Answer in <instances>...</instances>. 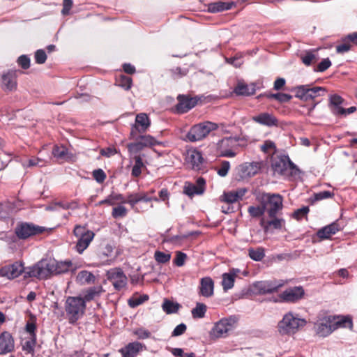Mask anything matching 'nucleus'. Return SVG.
I'll list each match as a JSON object with an SVG mask.
<instances>
[{"label":"nucleus","instance_id":"f257e3e1","mask_svg":"<svg viewBox=\"0 0 357 357\" xmlns=\"http://www.w3.org/2000/svg\"><path fill=\"white\" fill-rule=\"evenodd\" d=\"M77 266L70 260L58 261L54 259H42L33 266L29 267L25 277L39 279L47 278L51 275L63 274L69 271H75Z\"/></svg>","mask_w":357,"mask_h":357},{"label":"nucleus","instance_id":"f03ea898","mask_svg":"<svg viewBox=\"0 0 357 357\" xmlns=\"http://www.w3.org/2000/svg\"><path fill=\"white\" fill-rule=\"evenodd\" d=\"M306 321L291 312L286 313L278 324V331L281 335H291L304 327Z\"/></svg>","mask_w":357,"mask_h":357},{"label":"nucleus","instance_id":"7ed1b4c3","mask_svg":"<svg viewBox=\"0 0 357 357\" xmlns=\"http://www.w3.org/2000/svg\"><path fill=\"white\" fill-rule=\"evenodd\" d=\"M86 307L82 296H68L65 303V310L69 323L77 322L84 314Z\"/></svg>","mask_w":357,"mask_h":357},{"label":"nucleus","instance_id":"20e7f679","mask_svg":"<svg viewBox=\"0 0 357 357\" xmlns=\"http://www.w3.org/2000/svg\"><path fill=\"white\" fill-rule=\"evenodd\" d=\"M257 199L261 205L266 206L268 218H274L283 208V198L279 194L259 193Z\"/></svg>","mask_w":357,"mask_h":357},{"label":"nucleus","instance_id":"39448f33","mask_svg":"<svg viewBox=\"0 0 357 357\" xmlns=\"http://www.w3.org/2000/svg\"><path fill=\"white\" fill-rule=\"evenodd\" d=\"M218 128V126L215 123L211 121L202 122L191 127L186 135V138L192 142L200 141Z\"/></svg>","mask_w":357,"mask_h":357},{"label":"nucleus","instance_id":"423d86ee","mask_svg":"<svg viewBox=\"0 0 357 357\" xmlns=\"http://www.w3.org/2000/svg\"><path fill=\"white\" fill-rule=\"evenodd\" d=\"M271 167L275 174L289 176L295 168L294 164L288 156L282 155L273 159Z\"/></svg>","mask_w":357,"mask_h":357},{"label":"nucleus","instance_id":"0eeeda50","mask_svg":"<svg viewBox=\"0 0 357 357\" xmlns=\"http://www.w3.org/2000/svg\"><path fill=\"white\" fill-rule=\"evenodd\" d=\"M73 232L75 236L77 238L76 250L81 254L89 245L94 237V233L81 225H77Z\"/></svg>","mask_w":357,"mask_h":357},{"label":"nucleus","instance_id":"6e6552de","mask_svg":"<svg viewBox=\"0 0 357 357\" xmlns=\"http://www.w3.org/2000/svg\"><path fill=\"white\" fill-rule=\"evenodd\" d=\"M238 138L225 137L217 144V151L220 156L233 158L236 155V149L238 146Z\"/></svg>","mask_w":357,"mask_h":357},{"label":"nucleus","instance_id":"1a4fd4ad","mask_svg":"<svg viewBox=\"0 0 357 357\" xmlns=\"http://www.w3.org/2000/svg\"><path fill=\"white\" fill-rule=\"evenodd\" d=\"M296 97L307 101L324 95L326 89L321 86L310 87L309 85H301L295 89Z\"/></svg>","mask_w":357,"mask_h":357},{"label":"nucleus","instance_id":"9d476101","mask_svg":"<svg viewBox=\"0 0 357 357\" xmlns=\"http://www.w3.org/2000/svg\"><path fill=\"white\" fill-rule=\"evenodd\" d=\"M344 100L342 97L337 94L331 95L330 96V109L332 113L336 116H346L348 114L354 113L356 110V107H350L345 109Z\"/></svg>","mask_w":357,"mask_h":357},{"label":"nucleus","instance_id":"9b49d317","mask_svg":"<svg viewBox=\"0 0 357 357\" xmlns=\"http://www.w3.org/2000/svg\"><path fill=\"white\" fill-rule=\"evenodd\" d=\"M151 125V121L148 115L145 113H139L135 117V122L131 127L130 137L131 139H137L139 133L145 132Z\"/></svg>","mask_w":357,"mask_h":357},{"label":"nucleus","instance_id":"f8f14e48","mask_svg":"<svg viewBox=\"0 0 357 357\" xmlns=\"http://www.w3.org/2000/svg\"><path fill=\"white\" fill-rule=\"evenodd\" d=\"M45 229L31 223L22 222L18 224L15 229V234L19 238L26 239L31 236L41 234Z\"/></svg>","mask_w":357,"mask_h":357},{"label":"nucleus","instance_id":"ddd939ff","mask_svg":"<svg viewBox=\"0 0 357 357\" xmlns=\"http://www.w3.org/2000/svg\"><path fill=\"white\" fill-rule=\"evenodd\" d=\"M235 321V319L233 317L221 319L212 328L211 332V336L215 338L225 337L228 332L232 330Z\"/></svg>","mask_w":357,"mask_h":357},{"label":"nucleus","instance_id":"4468645a","mask_svg":"<svg viewBox=\"0 0 357 357\" xmlns=\"http://www.w3.org/2000/svg\"><path fill=\"white\" fill-rule=\"evenodd\" d=\"M107 277L116 290L122 289L127 284V277L120 268H113L109 270L107 272Z\"/></svg>","mask_w":357,"mask_h":357},{"label":"nucleus","instance_id":"2eb2a0df","mask_svg":"<svg viewBox=\"0 0 357 357\" xmlns=\"http://www.w3.org/2000/svg\"><path fill=\"white\" fill-rule=\"evenodd\" d=\"M284 284L283 280L259 281L254 283L253 287L257 294H266L277 291Z\"/></svg>","mask_w":357,"mask_h":357},{"label":"nucleus","instance_id":"dca6fc26","mask_svg":"<svg viewBox=\"0 0 357 357\" xmlns=\"http://www.w3.org/2000/svg\"><path fill=\"white\" fill-rule=\"evenodd\" d=\"M137 142L128 144V149L130 153H137L142 150L144 147L152 146L158 144V142L152 136L148 135H137Z\"/></svg>","mask_w":357,"mask_h":357},{"label":"nucleus","instance_id":"f3484780","mask_svg":"<svg viewBox=\"0 0 357 357\" xmlns=\"http://www.w3.org/2000/svg\"><path fill=\"white\" fill-rule=\"evenodd\" d=\"M314 329L319 336L326 337L336 330V326L333 324L332 317H326L315 323Z\"/></svg>","mask_w":357,"mask_h":357},{"label":"nucleus","instance_id":"a211bd4d","mask_svg":"<svg viewBox=\"0 0 357 357\" xmlns=\"http://www.w3.org/2000/svg\"><path fill=\"white\" fill-rule=\"evenodd\" d=\"M27 271L28 268L24 271L23 264L21 262L17 261L11 265L5 266L0 268V276L11 280L17 278L24 271L25 273Z\"/></svg>","mask_w":357,"mask_h":357},{"label":"nucleus","instance_id":"6ab92c4d","mask_svg":"<svg viewBox=\"0 0 357 357\" xmlns=\"http://www.w3.org/2000/svg\"><path fill=\"white\" fill-rule=\"evenodd\" d=\"M284 221L282 218H278L276 216L274 218H267L263 216L260 220V225L264 229L266 233L272 232L274 229H282Z\"/></svg>","mask_w":357,"mask_h":357},{"label":"nucleus","instance_id":"aec40b11","mask_svg":"<svg viewBox=\"0 0 357 357\" xmlns=\"http://www.w3.org/2000/svg\"><path fill=\"white\" fill-rule=\"evenodd\" d=\"M252 120L260 125L267 127L278 126V119L273 114L269 112H261L253 116Z\"/></svg>","mask_w":357,"mask_h":357},{"label":"nucleus","instance_id":"412c9836","mask_svg":"<svg viewBox=\"0 0 357 357\" xmlns=\"http://www.w3.org/2000/svg\"><path fill=\"white\" fill-rule=\"evenodd\" d=\"M206 181L203 178H198L196 185L185 183L183 188V192L189 197H192L195 195H202L205 190Z\"/></svg>","mask_w":357,"mask_h":357},{"label":"nucleus","instance_id":"4be33fe9","mask_svg":"<svg viewBox=\"0 0 357 357\" xmlns=\"http://www.w3.org/2000/svg\"><path fill=\"white\" fill-rule=\"evenodd\" d=\"M304 295V290L301 287L289 288L280 294V298L286 302H296Z\"/></svg>","mask_w":357,"mask_h":357},{"label":"nucleus","instance_id":"5701e85b","mask_svg":"<svg viewBox=\"0 0 357 357\" xmlns=\"http://www.w3.org/2000/svg\"><path fill=\"white\" fill-rule=\"evenodd\" d=\"M177 99L178 102L176 105V111L178 114H183L188 112L197 104V100L195 99L184 95H179L177 97Z\"/></svg>","mask_w":357,"mask_h":357},{"label":"nucleus","instance_id":"b1692460","mask_svg":"<svg viewBox=\"0 0 357 357\" xmlns=\"http://www.w3.org/2000/svg\"><path fill=\"white\" fill-rule=\"evenodd\" d=\"M186 160L195 170L200 169L204 162L202 153L196 149H190L187 151Z\"/></svg>","mask_w":357,"mask_h":357},{"label":"nucleus","instance_id":"393cba45","mask_svg":"<svg viewBox=\"0 0 357 357\" xmlns=\"http://www.w3.org/2000/svg\"><path fill=\"white\" fill-rule=\"evenodd\" d=\"M145 349V346L139 342H133L128 344L119 350L122 357H137L139 352Z\"/></svg>","mask_w":357,"mask_h":357},{"label":"nucleus","instance_id":"a878e982","mask_svg":"<svg viewBox=\"0 0 357 357\" xmlns=\"http://www.w3.org/2000/svg\"><path fill=\"white\" fill-rule=\"evenodd\" d=\"M199 294L206 298H210L214 294V282L210 277L201 278L199 286Z\"/></svg>","mask_w":357,"mask_h":357},{"label":"nucleus","instance_id":"bb28decb","mask_svg":"<svg viewBox=\"0 0 357 357\" xmlns=\"http://www.w3.org/2000/svg\"><path fill=\"white\" fill-rule=\"evenodd\" d=\"M17 75L15 71H8L1 77V86L4 91H12L17 88Z\"/></svg>","mask_w":357,"mask_h":357},{"label":"nucleus","instance_id":"cd10ccee","mask_svg":"<svg viewBox=\"0 0 357 357\" xmlns=\"http://www.w3.org/2000/svg\"><path fill=\"white\" fill-rule=\"evenodd\" d=\"M14 340L8 332H3L0 335V354L3 355L14 349Z\"/></svg>","mask_w":357,"mask_h":357},{"label":"nucleus","instance_id":"c85d7f7f","mask_svg":"<svg viewBox=\"0 0 357 357\" xmlns=\"http://www.w3.org/2000/svg\"><path fill=\"white\" fill-rule=\"evenodd\" d=\"M239 273V269L231 268L229 272L222 274V286L224 291H228L234 287L235 279Z\"/></svg>","mask_w":357,"mask_h":357},{"label":"nucleus","instance_id":"c756f323","mask_svg":"<svg viewBox=\"0 0 357 357\" xmlns=\"http://www.w3.org/2000/svg\"><path fill=\"white\" fill-rule=\"evenodd\" d=\"M246 192L247 189L245 188H241L225 192L221 197V200L226 203H234L239 199H241Z\"/></svg>","mask_w":357,"mask_h":357},{"label":"nucleus","instance_id":"7c9ffc66","mask_svg":"<svg viewBox=\"0 0 357 357\" xmlns=\"http://www.w3.org/2000/svg\"><path fill=\"white\" fill-rule=\"evenodd\" d=\"M340 230L339 225L334 222L317 231V236L321 239L330 238L331 236L335 234Z\"/></svg>","mask_w":357,"mask_h":357},{"label":"nucleus","instance_id":"2f4dec72","mask_svg":"<svg viewBox=\"0 0 357 357\" xmlns=\"http://www.w3.org/2000/svg\"><path fill=\"white\" fill-rule=\"evenodd\" d=\"M125 202V197L123 195L119 193L112 192L105 199H102L96 204V206H100L103 204L108 206H115L119 204H122Z\"/></svg>","mask_w":357,"mask_h":357},{"label":"nucleus","instance_id":"473e14b6","mask_svg":"<svg viewBox=\"0 0 357 357\" xmlns=\"http://www.w3.org/2000/svg\"><path fill=\"white\" fill-rule=\"evenodd\" d=\"M52 155L58 160L68 161L72 159L73 155L68 149L63 146L55 145L52 149Z\"/></svg>","mask_w":357,"mask_h":357},{"label":"nucleus","instance_id":"72a5a7b5","mask_svg":"<svg viewBox=\"0 0 357 357\" xmlns=\"http://www.w3.org/2000/svg\"><path fill=\"white\" fill-rule=\"evenodd\" d=\"M103 289L101 286L92 287L83 292V296H82V298L86 304L87 302H89L97 297H99Z\"/></svg>","mask_w":357,"mask_h":357},{"label":"nucleus","instance_id":"f704fd0d","mask_svg":"<svg viewBox=\"0 0 357 357\" xmlns=\"http://www.w3.org/2000/svg\"><path fill=\"white\" fill-rule=\"evenodd\" d=\"M234 92L237 95L250 96L255 93V89L253 86H249L243 82H239L234 89Z\"/></svg>","mask_w":357,"mask_h":357},{"label":"nucleus","instance_id":"c9c22d12","mask_svg":"<svg viewBox=\"0 0 357 357\" xmlns=\"http://www.w3.org/2000/svg\"><path fill=\"white\" fill-rule=\"evenodd\" d=\"M317 50H310L301 55V59L305 66H310L319 60Z\"/></svg>","mask_w":357,"mask_h":357},{"label":"nucleus","instance_id":"e433bc0d","mask_svg":"<svg viewBox=\"0 0 357 357\" xmlns=\"http://www.w3.org/2000/svg\"><path fill=\"white\" fill-rule=\"evenodd\" d=\"M234 6L233 2H223V1H218L213 3H211L208 6V10L211 13H218L225 10H228L232 8Z\"/></svg>","mask_w":357,"mask_h":357},{"label":"nucleus","instance_id":"4c0bfd02","mask_svg":"<svg viewBox=\"0 0 357 357\" xmlns=\"http://www.w3.org/2000/svg\"><path fill=\"white\" fill-rule=\"evenodd\" d=\"M95 276L88 271H82L77 275V281L80 284H89L93 283Z\"/></svg>","mask_w":357,"mask_h":357},{"label":"nucleus","instance_id":"58836bf2","mask_svg":"<svg viewBox=\"0 0 357 357\" xmlns=\"http://www.w3.org/2000/svg\"><path fill=\"white\" fill-rule=\"evenodd\" d=\"M333 324L336 326V329L342 327V328H352L353 323L351 318L349 317H339L337 319L333 317Z\"/></svg>","mask_w":357,"mask_h":357},{"label":"nucleus","instance_id":"ea45409f","mask_svg":"<svg viewBox=\"0 0 357 357\" xmlns=\"http://www.w3.org/2000/svg\"><path fill=\"white\" fill-rule=\"evenodd\" d=\"M206 310L207 307L205 304L197 303L191 311L192 316L194 319H202L204 317Z\"/></svg>","mask_w":357,"mask_h":357},{"label":"nucleus","instance_id":"a19ab883","mask_svg":"<svg viewBox=\"0 0 357 357\" xmlns=\"http://www.w3.org/2000/svg\"><path fill=\"white\" fill-rule=\"evenodd\" d=\"M180 305L169 300L165 299L162 305V308L167 314L176 313L178 310Z\"/></svg>","mask_w":357,"mask_h":357},{"label":"nucleus","instance_id":"79ce46f5","mask_svg":"<svg viewBox=\"0 0 357 357\" xmlns=\"http://www.w3.org/2000/svg\"><path fill=\"white\" fill-rule=\"evenodd\" d=\"M250 257L256 261H259L265 257L264 249L263 248H257V249L250 248L248 250Z\"/></svg>","mask_w":357,"mask_h":357},{"label":"nucleus","instance_id":"37998d69","mask_svg":"<svg viewBox=\"0 0 357 357\" xmlns=\"http://www.w3.org/2000/svg\"><path fill=\"white\" fill-rule=\"evenodd\" d=\"M59 207L63 208V209H69V208H76L77 207V204L75 202H58L53 204L52 206H50L47 207V210L52 211V210H56Z\"/></svg>","mask_w":357,"mask_h":357},{"label":"nucleus","instance_id":"c03bdc74","mask_svg":"<svg viewBox=\"0 0 357 357\" xmlns=\"http://www.w3.org/2000/svg\"><path fill=\"white\" fill-rule=\"evenodd\" d=\"M119 205L112 208V215L114 218H124L127 215L128 210L123 206V204H119Z\"/></svg>","mask_w":357,"mask_h":357},{"label":"nucleus","instance_id":"a18cd8bd","mask_svg":"<svg viewBox=\"0 0 357 357\" xmlns=\"http://www.w3.org/2000/svg\"><path fill=\"white\" fill-rule=\"evenodd\" d=\"M260 149L262 152L266 154H273L276 151L275 144L271 140H266L260 146Z\"/></svg>","mask_w":357,"mask_h":357},{"label":"nucleus","instance_id":"49530a36","mask_svg":"<svg viewBox=\"0 0 357 357\" xmlns=\"http://www.w3.org/2000/svg\"><path fill=\"white\" fill-rule=\"evenodd\" d=\"M116 82L118 86L126 90H129L132 86V79L126 75H120Z\"/></svg>","mask_w":357,"mask_h":357},{"label":"nucleus","instance_id":"de8ad7c7","mask_svg":"<svg viewBox=\"0 0 357 357\" xmlns=\"http://www.w3.org/2000/svg\"><path fill=\"white\" fill-rule=\"evenodd\" d=\"M36 344V337H30L22 344V349L27 354H33Z\"/></svg>","mask_w":357,"mask_h":357},{"label":"nucleus","instance_id":"09e8293b","mask_svg":"<svg viewBox=\"0 0 357 357\" xmlns=\"http://www.w3.org/2000/svg\"><path fill=\"white\" fill-rule=\"evenodd\" d=\"M266 206L264 205L250 206L248 208V212L252 217H260L264 215L266 212Z\"/></svg>","mask_w":357,"mask_h":357},{"label":"nucleus","instance_id":"8fccbe9b","mask_svg":"<svg viewBox=\"0 0 357 357\" xmlns=\"http://www.w3.org/2000/svg\"><path fill=\"white\" fill-rule=\"evenodd\" d=\"M139 202L140 192L128 194L127 198H125V202H122V204H128L132 208H133Z\"/></svg>","mask_w":357,"mask_h":357},{"label":"nucleus","instance_id":"3c124183","mask_svg":"<svg viewBox=\"0 0 357 357\" xmlns=\"http://www.w3.org/2000/svg\"><path fill=\"white\" fill-rule=\"evenodd\" d=\"M144 166L143 162L140 156L135 158V165L132 169V175L133 176H139L142 173V167Z\"/></svg>","mask_w":357,"mask_h":357},{"label":"nucleus","instance_id":"603ef678","mask_svg":"<svg viewBox=\"0 0 357 357\" xmlns=\"http://www.w3.org/2000/svg\"><path fill=\"white\" fill-rule=\"evenodd\" d=\"M149 299L147 295H142L140 296H132L128 300V305L131 307H136L138 305L142 304L144 302Z\"/></svg>","mask_w":357,"mask_h":357},{"label":"nucleus","instance_id":"864d4df0","mask_svg":"<svg viewBox=\"0 0 357 357\" xmlns=\"http://www.w3.org/2000/svg\"><path fill=\"white\" fill-rule=\"evenodd\" d=\"M47 161L40 158H33L28 160L27 163H24L23 166L25 167H31L35 166L43 167L45 165Z\"/></svg>","mask_w":357,"mask_h":357},{"label":"nucleus","instance_id":"5fc2aeb1","mask_svg":"<svg viewBox=\"0 0 357 357\" xmlns=\"http://www.w3.org/2000/svg\"><path fill=\"white\" fill-rule=\"evenodd\" d=\"M155 259L161 264L168 262L171 259V255L169 253H165L160 251H156L154 255Z\"/></svg>","mask_w":357,"mask_h":357},{"label":"nucleus","instance_id":"6e6d98bb","mask_svg":"<svg viewBox=\"0 0 357 357\" xmlns=\"http://www.w3.org/2000/svg\"><path fill=\"white\" fill-rule=\"evenodd\" d=\"M269 98H273L278 100L280 102H286L290 100L291 98V96L287 93H271L267 96Z\"/></svg>","mask_w":357,"mask_h":357},{"label":"nucleus","instance_id":"4d7b16f0","mask_svg":"<svg viewBox=\"0 0 357 357\" xmlns=\"http://www.w3.org/2000/svg\"><path fill=\"white\" fill-rule=\"evenodd\" d=\"M230 169V163L229 161H222L220 167L217 168V173L219 176L224 177L227 174Z\"/></svg>","mask_w":357,"mask_h":357},{"label":"nucleus","instance_id":"13d9d810","mask_svg":"<svg viewBox=\"0 0 357 357\" xmlns=\"http://www.w3.org/2000/svg\"><path fill=\"white\" fill-rule=\"evenodd\" d=\"M93 176L94 179L99 183H102L106 178V174L104 171L101 169L93 170Z\"/></svg>","mask_w":357,"mask_h":357},{"label":"nucleus","instance_id":"bf43d9fd","mask_svg":"<svg viewBox=\"0 0 357 357\" xmlns=\"http://www.w3.org/2000/svg\"><path fill=\"white\" fill-rule=\"evenodd\" d=\"M187 258V255L186 254L181 252V251H178L176 252V257L174 259V264L177 266H183L185 264V261Z\"/></svg>","mask_w":357,"mask_h":357},{"label":"nucleus","instance_id":"052dcab7","mask_svg":"<svg viewBox=\"0 0 357 357\" xmlns=\"http://www.w3.org/2000/svg\"><path fill=\"white\" fill-rule=\"evenodd\" d=\"M334 196V193L330 191H321L314 195V199L319 201L328 198H331Z\"/></svg>","mask_w":357,"mask_h":357},{"label":"nucleus","instance_id":"680f3d73","mask_svg":"<svg viewBox=\"0 0 357 357\" xmlns=\"http://www.w3.org/2000/svg\"><path fill=\"white\" fill-rule=\"evenodd\" d=\"M227 63L233 65L236 68L240 67L243 64V60H242V56H235L234 57L231 58H227L226 59Z\"/></svg>","mask_w":357,"mask_h":357},{"label":"nucleus","instance_id":"e2e57ef3","mask_svg":"<svg viewBox=\"0 0 357 357\" xmlns=\"http://www.w3.org/2000/svg\"><path fill=\"white\" fill-rule=\"evenodd\" d=\"M47 59V55L44 50H38L35 54V61L37 63L43 64Z\"/></svg>","mask_w":357,"mask_h":357},{"label":"nucleus","instance_id":"0e129e2a","mask_svg":"<svg viewBox=\"0 0 357 357\" xmlns=\"http://www.w3.org/2000/svg\"><path fill=\"white\" fill-rule=\"evenodd\" d=\"M309 211L310 210L307 206L302 207L294 212V216L296 219L301 220V218L307 215Z\"/></svg>","mask_w":357,"mask_h":357},{"label":"nucleus","instance_id":"69168bd1","mask_svg":"<svg viewBox=\"0 0 357 357\" xmlns=\"http://www.w3.org/2000/svg\"><path fill=\"white\" fill-rule=\"evenodd\" d=\"M187 329L186 325L183 323H181L176 326V328L174 329L172 336V337H176L181 335L183 334Z\"/></svg>","mask_w":357,"mask_h":357},{"label":"nucleus","instance_id":"338daca9","mask_svg":"<svg viewBox=\"0 0 357 357\" xmlns=\"http://www.w3.org/2000/svg\"><path fill=\"white\" fill-rule=\"evenodd\" d=\"M331 66V62L328 58L323 59L317 66V70L324 72Z\"/></svg>","mask_w":357,"mask_h":357},{"label":"nucleus","instance_id":"774afa93","mask_svg":"<svg viewBox=\"0 0 357 357\" xmlns=\"http://www.w3.org/2000/svg\"><path fill=\"white\" fill-rule=\"evenodd\" d=\"M19 65L24 69H27L30 66V59L25 55H22L18 58Z\"/></svg>","mask_w":357,"mask_h":357}]
</instances>
